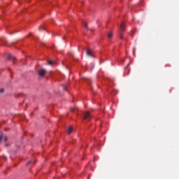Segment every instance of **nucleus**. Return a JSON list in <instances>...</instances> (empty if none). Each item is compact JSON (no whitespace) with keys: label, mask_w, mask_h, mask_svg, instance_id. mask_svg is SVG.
Here are the masks:
<instances>
[{"label":"nucleus","mask_w":179,"mask_h":179,"mask_svg":"<svg viewBox=\"0 0 179 179\" xmlns=\"http://www.w3.org/2000/svg\"><path fill=\"white\" fill-rule=\"evenodd\" d=\"M83 120L87 121H90L91 120V115L90 114L89 111L85 112L83 113Z\"/></svg>","instance_id":"1"},{"label":"nucleus","mask_w":179,"mask_h":179,"mask_svg":"<svg viewBox=\"0 0 179 179\" xmlns=\"http://www.w3.org/2000/svg\"><path fill=\"white\" fill-rule=\"evenodd\" d=\"M46 72H47V71L45 69H41V70H39V71H38V75H39V76H41V78H43V76H45Z\"/></svg>","instance_id":"2"},{"label":"nucleus","mask_w":179,"mask_h":179,"mask_svg":"<svg viewBox=\"0 0 179 179\" xmlns=\"http://www.w3.org/2000/svg\"><path fill=\"white\" fill-rule=\"evenodd\" d=\"M86 55L90 56V57H94V55L92 54V51L90 49L86 50Z\"/></svg>","instance_id":"3"},{"label":"nucleus","mask_w":179,"mask_h":179,"mask_svg":"<svg viewBox=\"0 0 179 179\" xmlns=\"http://www.w3.org/2000/svg\"><path fill=\"white\" fill-rule=\"evenodd\" d=\"M7 59L10 61H14L15 57L13 55L10 54V55H8Z\"/></svg>","instance_id":"4"},{"label":"nucleus","mask_w":179,"mask_h":179,"mask_svg":"<svg viewBox=\"0 0 179 179\" xmlns=\"http://www.w3.org/2000/svg\"><path fill=\"white\" fill-rule=\"evenodd\" d=\"M113 33L112 31H110V32L108 33V34H107L108 38L111 39L113 38Z\"/></svg>","instance_id":"5"},{"label":"nucleus","mask_w":179,"mask_h":179,"mask_svg":"<svg viewBox=\"0 0 179 179\" xmlns=\"http://www.w3.org/2000/svg\"><path fill=\"white\" fill-rule=\"evenodd\" d=\"M73 129L72 127H69L68 130H67V134L68 135H71L73 132Z\"/></svg>","instance_id":"6"},{"label":"nucleus","mask_w":179,"mask_h":179,"mask_svg":"<svg viewBox=\"0 0 179 179\" xmlns=\"http://www.w3.org/2000/svg\"><path fill=\"white\" fill-rule=\"evenodd\" d=\"M120 28L121 31H125V23L124 22L121 23Z\"/></svg>","instance_id":"7"},{"label":"nucleus","mask_w":179,"mask_h":179,"mask_svg":"<svg viewBox=\"0 0 179 179\" xmlns=\"http://www.w3.org/2000/svg\"><path fill=\"white\" fill-rule=\"evenodd\" d=\"M48 64L49 65H55V61L50 60V61L48 62Z\"/></svg>","instance_id":"8"},{"label":"nucleus","mask_w":179,"mask_h":179,"mask_svg":"<svg viewBox=\"0 0 179 179\" xmlns=\"http://www.w3.org/2000/svg\"><path fill=\"white\" fill-rule=\"evenodd\" d=\"M64 86V90H66L67 87H68V84H65L63 85Z\"/></svg>","instance_id":"9"},{"label":"nucleus","mask_w":179,"mask_h":179,"mask_svg":"<svg viewBox=\"0 0 179 179\" xmlns=\"http://www.w3.org/2000/svg\"><path fill=\"white\" fill-rule=\"evenodd\" d=\"M32 163H33L32 161H29V162H27V166H29Z\"/></svg>","instance_id":"10"},{"label":"nucleus","mask_w":179,"mask_h":179,"mask_svg":"<svg viewBox=\"0 0 179 179\" xmlns=\"http://www.w3.org/2000/svg\"><path fill=\"white\" fill-rule=\"evenodd\" d=\"M5 90L3 88L0 89V93H4Z\"/></svg>","instance_id":"11"},{"label":"nucleus","mask_w":179,"mask_h":179,"mask_svg":"<svg viewBox=\"0 0 179 179\" xmlns=\"http://www.w3.org/2000/svg\"><path fill=\"white\" fill-rule=\"evenodd\" d=\"M2 138H3V134L1 132H0V142L2 139Z\"/></svg>","instance_id":"12"},{"label":"nucleus","mask_w":179,"mask_h":179,"mask_svg":"<svg viewBox=\"0 0 179 179\" xmlns=\"http://www.w3.org/2000/svg\"><path fill=\"white\" fill-rule=\"evenodd\" d=\"M84 27H85V29H88V26H87V23H85Z\"/></svg>","instance_id":"13"},{"label":"nucleus","mask_w":179,"mask_h":179,"mask_svg":"<svg viewBox=\"0 0 179 179\" xmlns=\"http://www.w3.org/2000/svg\"><path fill=\"white\" fill-rule=\"evenodd\" d=\"M132 50H133V55H135L136 48H133Z\"/></svg>","instance_id":"14"},{"label":"nucleus","mask_w":179,"mask_h":179,"mask_svg":"<svg viewBox=\"0 0 179 179\" xmlns=\"http://www.w3.org/2000/svg\"><path fill=\"white\" fill-rule=\"evenodd\" d=\"M38 29H39V30H41V29H45L44 27H39V28H38Z\"/></svg>","instance_id":"15"},{"label":"nucleus","mask_w":179,"mask_h":179,"mask_svg":"<svg viewBox=\"0 0 179 179\" xmlns=\"http://www.w3.org/2000/svg\"><path fill=\"white\" fill-rule=\"evenodd\" d=\"M120 39H123V35H120Z\"/></svg>","instance_id":"16"},{"label":"nucleus","mask_w":179,"mask_h":179,"mask_svg":"<svg viewBox=\"0 0 179 179\" xmlns=\"http://www.w3.org/2000/svg\"><path fill=\"white\" fill-rule=\"evenodd\" d=\"M71 111L73 112V111H75V109L74 108H71Z\"/></svg>","instance_id":"17"},{"label":"nucleus","mask_w":179,"mask_h":179,"mask_svg":"<svg viewBox=\"0 0 179 179\" xmlns=\"http://www.w3.org/2000/svg\"><path fill=\"white\" fill-rule=\"evenodd\" d=\"M8 141V138L5 137V141L6 142Z\"/></svg>","instance_id":"18"},{"label":"nucleus","mask_w":179,"mask_h":179,"mask_svg":"<svg viewBox=\"0 0 179 179\" xmlns=\"http://www.w3.org/2000/svg\"><path fill=\"white\" fill-rule=\"evenodd\" d=\"M28 36H32V33H29V35H28Z\"/></svg>","instance_id":"19"},{"label":"nucleus","mask_w":179,"mask_h":179,"mask_svg":"<svg viewBox=\"0 0 179 179\" xmlns=\"http://www.w3.org/2000/svg\"><path fill=\"white\" fill-rule=\"evenodd\" d=\"M87 179H89V177H87Z\"/></svg>","instance_id":"20"}]
</instances>
